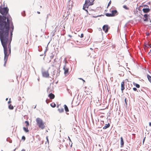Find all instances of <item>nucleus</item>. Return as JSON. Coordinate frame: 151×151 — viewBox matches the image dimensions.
Returning <instances> with one entry per match:
<instances>
[{"instance_id":"27","label":"nucleus","mask_w":151,"mask_h":151,"mask_svg":"<svg viewBox=\"0 0 151 151\" xmlns=\"http://www.w3.org/2000/svg\"><path fill=\"white\" fill-rule=\"evenodd\" d=\"M123 7L125 9H126L128 10L129 9L128 8L127 6L126 5L123 6Z\"/></svg>"},{"instance_id":"59","label":"nucleus","mask_w":151,"mask_h":151,"mask_svg":"<svg viewBox=\"0 0 151 151\" xmlns=\"http://www.w3.org/2000/svg\"><path fill=\"white\" fill-rule=\"evenodd\" d=\"M70 1V0H69V1Z\"/></svg>"},{"instance_id":"35","label":"nucleus","mask_w":151,"mask_h":151,"mask_svg":"<svg viewBox=\"0 0 151 151\" xmlns=\"http://www.w3.org/2000/svg\"><path fill=\"white\" fill-rule=\"evenodd\" d=\"M49 89H50L49 88H48L47 89V91L48 93L50 92V91H49Z\"/></svg>"},{"instance_id":"7","label":"nucleus","mask_w":151,"mask_h":151,"mask_svg":"<svg viewBox=\"0 0 151 151\" xmlns=\"http://www.w3.org/2000/svg\"><path fill=\"white\" fill-rule=\"evenodd\" d=\"M103 29L105 31V33H106L108 32L109 27L107 25H105L103 27Z\"/></svg>"},{"instance_id":"37","label":"nucleus","mask_w":151,"mask_h":151,"mask_svg":"<svg viewBox=\"0 0 151 151\" xmlns=\"http://www.w3.org/2000/svg\"><path fill=\"white\" fill-rule=\"evenodd\" d=\"M127 99L126 98H125V99H124V101H125V104H127Z\"/></svg>"},{"instance_id":"33","label":"nucleus","mask_w":151,"mask_h":151,"mask_svg":"<svg viewBox=\"0 0 151 151\" xmlns=\"http://www.w3.org/2000/svg\"><path fill=\"white\" fill-rule=\"evenodd\" d=\"M145 138H146V137H145L144 138V139H143V144H144V142H145Z\"/></svg>"},{"instance_id":"58","label":"nucleus","mask_w":151,"mask_h":151,"mask_svg":"<svg viewBox=\"0 0 151 151\" xmlns=\"http://www.w3.org/2000/svg\"><path fill=\"white\" fill-rule=\"evenodd\" d=\"M67 114H68V113H66Z\"/></svg>"},{"instance_id":"24","label":"nucleus","mask_w":151,"mask_h":151,"mask_svg":"<svg viewBox=\"0 0 151 151\" xmlns=\"http://www.w3.org/2000/svg\"><path fill=\"white\" fill-rule=\"evenodd\" d=\"M25 123L26 124V126L28 127L29 125V122L28 121H26L25 122Z\"/></svg>"},{"instance_id":"13","label":"nucleus","mask_w":151,"mask_h":151,"mask_svg":"<svg viewBox=\"0 0 151 151\" xmlns=\"http://www.w3.org/2000/svg\"><path fill=\"white\" fill-rule=\"evenodd\" d=\"M121 140V147H122V146L124 145V142L123 141V138L121 137L120 138Z\"/></svg>"},{"instance_id":"11","label":"nucleus","mask_w":151,"mask_h":151,"mask_svg":"<svg viewBox=\"0 0 151 151\" xmlns=\"http://www.w3.org/2000/svg\"><path fill=\"white\" fill-rule=\"evenodd\" d=\"M48 97L51 99H53L55 98V95L52 93H50L48 95Z\"/></svg>"},{"instance_id":"60","label":"nucleus","mask_w":151,"mask_h":151,"mask_svg":"<svg viewBox=\"0 0 151 151\" xmlns=\"http://www.w3.org/2000/svg\"><path fill=\"white\" fill-rule=\"evenodd\" d=\"M1 151H3V150H2Z\"/></svg>"},{"instance_id":"12","label":"nucleus","mask_w":151,"mask_h":151,"mask_svg":"<svg viewBox=\"0 0 151 151\" xmlns=\"http://www.w3.org/2000/svg\"><path fill=\"white\" fill-rule=\"evenodd\" d=\"M110 124L109 123H108L107 124H106L105 126L103 127V129H106L110 127Z\"/></svg>"},{"instance_id":"41","label":"nucleus","mask_w":151,"mask_h":151,"mask_svg":"<svg viewBox=\"0 0 151 151\" xmlns=\"http://www.w3.org/2000/svg\"><path fill=\"white\" fill-rule=\"evenodd\" d=\"M68 138L70 140V141H71V139H70V137H68Z\"/></svg>"},{"instance_id":"26","label":"nucleus","mask_w":151,"mask_h":151,"mask_svg":"<svg viewBox=\"0 0 151 151\" xmlns=\"http://www.w3.org/2000/svg\"><path fill=\"white\" fill-rule=\"evenodd\" d=\"M22 16L23 17H24L25 16L26 14H25V11H24L22 13Z\"/></svg>"},{"instance_id":"9","label":"nucleus","mask_w":151,"mask_h":151,"mask_svg":"<svg viewBox=\"0 0 151 151\" xmlns=\"http://www.w3.org/2000/svg\"><path fill=\"white\" fill-rule=\"evenodd\" d=\"M111 14L113 17L118 14L117 11L116 10H113L111 11Z\"/></svg>"},{"instance_id":"14","label":"nucleus","mask_w":151,"mask_h":151,"mask_svg":"<svg viewBox=\"0 0 151 151\" xmlns=\"http://www.w3.org/2000/svg\"><path fill=\"white\" fill-rule=\"evenodd\" d=\"M65 110L66 112L69 111V109L67 106L66 105H64Z\"/></svg>"},{"instance_id":"46","label":"nucleus","mask_w":151,"mask_h":151,"mask_svg":"<svg viewBox=\"0 0 151 151\" xmlns=\"http://www.w3.org/2000/svg\"><path fill=\"white\" fill-rule=\"evenodd\" d=\"M91 29H90L89 32H91Z\"/></svg>"},{"instance_id":"55","label":"nucleus","mask_w":151,"mask_h":151,"mask_svg":"<svg viewBox=\"0 0 151 151\" xmlns=\"http://www.w3.org/2000/svg\"><path fill=\"white\" fill-rule=\"evenodd\" d=\"M46 50L45 51V52H44L45 53V52H46Z\"/></svg>"},{"instance_id":"6","label":"nucleus","mask_w":151,"mask_h":151,"mask_svg":"<svg viewBox=\"0 0 151 151\" xmlns=\"http://www.w3.org/2000/svg\"><path fill=\"white\" fill-rule=\"evenodd\" d=\"M63 69L64 70V73L65 75H68L69 74L68 70L69 69L68 68H66V65L65 64L64 66Z\"/></svg>"},{"instance_id":"15","label":"nucleus","mask_w":151,"mask_h":151,"mask_svg":"<svg viewBox=\"0 0 151 151\" xmlns=\"http://www.w3.org/2000/svg\"><path fill=\"white\" fill-rule=\"evenodd\" d=\"M147 77L149 81V82L151 83V76L148 74L147 75Z\"/></svg>"},{"instance_id":"22","label":"nucleus","mask_w":151,"mask_h":151,"mask_svg":"<svg viewBox=\"0 0 151 151\" xmlns=\"http://www.w3.org/2000/svg\"><path fill=\"white\" fill-rule=\"evenodd\" d=\"M7 141L9 142V143H11L12 142V140H11L9 138H7L6 139Z\"/></svg>"},{"instance_id":"54","label":"nucleus","mask_w":151,"mask_h":151,"mask_svg":"<svg viewBox=\"0 0 151 151\" xmlns=\"http://www.w3.org/2000/svg\"><path fill=\"white\" fill-rule=\"evenodd\" d=\"M127 0H124V1H126Z\"/></svg>"},{"instance_id":"30","label":"nucleus","mask_w":151,"mask_h":151,"mask_svg":"<svg viewBox=\"0 0 151 151\" xmlns=\"http://www.w3.org/2000/svg\"><path fill=\"white\" fill-rule=\"evenodd\" d=\"M101 124L103 125L104 124V122L103 121H101Z\"/></svg>"},{"instance_id":"8","label":"nucleus","mask_w":151,"mask_h":151,"mask_svg":"<svg viewBox=\"0 0 151 151\" xmlns=\"http://www.w3.org/2000/svg\"><path fill=\"white\" fill-rule=\"evenodd\" d=\"M145 6L148 7V8H144L142 9V11L145 13H147L148 12L150 11V9L149 7L147 5H145Z\"/></svg>"},{"instance_id":"18","label":"nucleus","mask_w":151,"mask_h":151,"mask_svg":"<svg viewBox=\"0 0 151 151\" xmlns=\"http://www.w3.org/2000/svg\"><path fill=\"white\" fill-rule=\"evenodd\" d=\"M133 84L137 88H139L140 87V85L139 84L133 83Z\"/></svg>"},{"instance_id":"2","label":"nucleus","mask_w":151,"mask_h":151,"mask_svg":"<svg viewBox=\"0 0 151 151\" xmlns=\"http://www.w3.org/2000/svg\"><path fill=\"white\" fill-rule=\"evenodd\" d=\"M37 125L41 129H43L45 127V123L42 119L39 118H37L36 120Z\"/></svg>"},{"instance_id":"21","label":"nucleus","mask_w":151,"mask_h":151,"mask_svg":"<svg viewBox=\"0 0 151 151\" xmlns=\"http://www.w3.org/2000/svg\"><path fill=\"white\" fill-rule=\"evenodd\" d=\"M51 106L52 107H55L56 106V104L54 103H52L50 104Z\"/></svg>"},{"instance_id":"39","label":"nucleus","mask_w":151,"mask_h":151,"mask_svg":"<svg viewBox=\"0 0 151 151\" xmlns=\"http://www.w3.org/2000/svg\"><path fill=\"white\" fill-rule=\"evenodd\" d=\"M149 126L150 127L151 126V122H149Z\"/></svg>"},{"instance_id":"40","label":"nucleus","mask_w":151,"mask_h":151,"mask_svg":"<svg viewBox=\"0 0 151 151\" xmlns=\"http://www.w3.org/2000/svg\"><path fill=\"white\" fill-rule=\"evenodd\" d=\"M68 93H70V94L71 95V94H72V93H70V91H69V90H68Z\"/></svg>"},{"instance_id":"3","label":"nucleus","mask_w":151,"mask_h":151,"mask_svg":"<svg viewBox=\"0 0 151 151\" xmlns=\"http://www.w3.org/2000/svg\"><path fill=\"white\" fill-rule=\"evenodd\" d=\"M93 4V2H91L90 0H86L85 3L83 7V9L85 10L88 12L87 9H86V8H88L90 6L92 5Z\"/></svg>"},{"instance_id":"20","label":"nucleus","mask_w":151,"mask_h":151,"mask_svg":"<svg viewBox=\"0 0 151 151\" xmlns=\"http://www.w3.org/2000/svg\"><path fill=\"white\" fill-rule=\"evenodd\" d=\"M9 108L10 109L12 110L14 109V107L13 106H12L11 104H10L9 106Z\"/></svg>"},{"instance_id":"53","label":"nucleus","mask_w":151,"mask_h":151,"mask_svg":"<svg viewBox=\"0 0 151 151\" xmlns=\"http://www.w3.org/2000/svg\"><path fill=\"white\" fill-rule=\"evenodd\" d=\"M147 36H148L149 35V33H148V34H147Z\"/></svg>"},{"instance_id":"49","label":"nucleus","mask_w":151,"mask_h":151,"mask_svg":"<svg viewBox=\"0 0 151 151\" xmlns=\"http://www.w3.org/2000/svg\"><path fill=\"white\" fill-rule=\"evenodd\" d=\"M54 62H56V59H55L54 60Z\"/></svg>"},{"instance_id":"50","label":"nucleus","mask_w":151,"mask_h":151,"mask_svg":"<svg viewBox=\"0 0 151 151\" xmlns=\"http://www.w3.org/2000/svg\"><path fill=\"white\" fill-rule=\"evenodd\" d=\"M79 79H80V80H83V79L82 78H79Z\"/></svg>"},{"instance_id":"29","label":"nucleus","mask_w":151,"mask_h":151,"mask_svg":"<svg viewBox=\"0 0 151 151\" xmlns=\"http://www.w3.org/2000/svg\"><path fill=\"white\" fill-rule=\"evenodd\" d=\"M22 140H23L24 141L25 139V137L24 136H23L22 137Z\"/></svg>"},{"instance_id":"25","label":"nucleus","mask_w":151,"mask_h":151,"mask_svg":"<svg viewBox=\"0 0 151 151\" xmlns=\"http://www.w3.org/2000/svg\"><path fill=\"white\" fill-rule=\"evenodd\" d=\"M149 14H144V17L145 18H147V17H148V16H149Z\"/></svg>"},{"instance_id":"1","label":"nucleus","mask_w":151,"mask_h":151,"mask_svg":"<svg viewBox=\"0 0 151 151\" xmlns=\"http://www.w3.org/2000/svg\"><path fill=\"white\" fill-rule=\"evenodd\" d=\"M8 12L9 9L7 7H0V13L3 15H0V39L4 50V66L9 56L7 52V44L9 41V30L10 28L14 29L12 19Z\"/></svg>"},{"instance_id":"16","label":"nucleus","mask_w":151,"mask_h":151,"mask_svg":"<svg viewBox=\"0 0 151 151\" xmlns=\"http://www.w3.org/2000/svg\"><path fill=\"white\" fill-rule=\"evenodd\" d=\"M23 129L24 130L25 132H29V130H28V127H23Z\"/></svg>"},{"instance_id":"57","label":"nucleus","mask_w":151,"mask_h":151,"mask_svg":"<svg viewBox=\"0 0 151 151\" xmlns=\"http://www.w3.org/2000/svg\"><path fill=\"white\" fill-rule=\"evenodd\" d=\"M40 7L41 8V7H42V6H40Z\"/></svg>"},{"instance_id":"42","label":"nucleus","mask_w":151,"mask_h":151,"mask_svg":"<svg viewBox=\"0 0 151 151\" xmlns=\"http://www.w3.org/2000/svg\"><path fill=\"white\" fill-rule=\"evenodd\" d=\"M145 5H144V7H145V8H148V7H147V6H145Z\"/></svg>"},{"instance_id":"38","label":"nucleus","mask_w":151,"mask_h":151,"mask_svg":"<svg viewBox=\"0 0 151 151\" xmlns=\"http://www.w3.org/2000/svg\"><path fill=\"white\" fill-rule=\"evenodd\" d=\"M10 98L9 99V101L8 102V103L9 104V103H10L11 102V101H10Z\"/></svg>"},{"instance_id":"47","label":"nucleus","mask_w":151,"mask_h":151,"mask_svg":"<svg viewBox=\"0 0 151 151\" xmlns=\"http://www.w3.org/2000/svg\"><path fill=\"white\" fill-rule=\"evenodd\" d=\"M8 98H6V101H7L8 100Z\"/></svg>"},{"instance_id":"4","label":"nucleus","mask_w":151,"mask_h":151,"mask_svg":"<svg viewBox=\"0 0 151 151\" xmlns=\"http://www.w3.org/2000/svg\"><path fill=\"white\" fill-rule=\"evenodd\" d=\"M14 29H11L10 30V40L9 41V45L8 46V48L9 51V54L11 53V41L12 40V35H13L12 33L13 32Z\"/></svg>"},{"instance_id":"52","label":"nucleus","mask_w":151,"mask_h":151,"mask_svg":"<svg viewBox=\"0 0 151 151\" xmlns=\"http://www.w3.org/2000/svg\"><path fill=\"white\" fill-rule=\"evenodd\" d=\"M36 105L35 106H34V109H35L36 108Z\"/></svg>"},{"instance_id":"51","label":"nucleus","mask_w":151,"mask_h":151,"mask_svg":"<svg viewBox=\"0 0 151 151\" xmlns=\"http://www.w3.org/2000/svg\"><path fill=\"white\" fill-rule=\"evenodd\" d=\"M84 82H85V81L83 79V80H82Z\"/></svg>"},{"instance_id":"43","label":"nucleus","mask_w":151,"mask_h":151,"mask_svg":"<svg viewBox=\"0 0 151 151\" xmlns=\"http://www.w3.org/2000/svg\"><path fill=\"white\" fill-rule=\"evenodd\" d=\"M46 139H47V141L48 142V139L47 138V137H46Z\"/></svg>"},{"instance_id":"31","label":"nucleus","mask_w":151,"mask_h":151,"mask_svg":"<svg viewBox=\"0 0 151 151\" xmlns=\"http://www.w3.org/2000/svg\"><path fill=\"white\" fill-rule=\"evenodd\" d=\"M111 1H109V3L108 4V6H109L110 5V4H111Z\"/></svg>"},{"instance_id":"34","label":"nucleus","mask_w":151,"mask_h":151,"mask_svg":"<svg viewBox=\"0 0 151 151\" xmlns=\"http://www.w3.org/2000/svg\"><path fill=\"white\" fill-rule=\"evenodd\" d=\"M83 37V34H81L80 37L81 38H82V37Z\"/></svg>"},{"instance_id":"36","label":"nucleus","mask_w":151,"mask_h":151,"mask_svg":"<svg viewBox=\"0 0 151 151\" xmlns=\"http://www.w3.org/2000/svg\"><path fill=\"white\" fill-rule=\"evenodd\" d=\"M148 20V19H147V18H145V19L144 20V21H147Z\"/></svg>"},{"instance_id":"44","label":"nucleus","mask_w":151,"mask_h":151,"mask_svg":"<svg viewBox=\"0 0 151 151\" xmlns=\"http://www.w3.org/2000/svg\"><path fill=\"white\" fill-rule=\"evenodd\" d=\"M37 13L38 14H40V12H37Z\"/></svg>"},{"instance_id":"17","label":"nucleus","mask_w":151,"mask_h":151,"mask_svg":"<svg viewBox=\"0 0 151 151\" xmlns=\"http://www.w3.org/2000/svg\"><path fill=\"white\" fill-rule=\"evenodd\" d=\"M144 46L145 47L148 48L149 47H151V45H150L148 44H146L144 45Z\"/></svg>"},{"instance_id":"5","label":"nucleus","mask_w":151,"mask_h":151,"mask_svg":"<svg viewBox=\"0 0 151 151\" xmlns=\"http://www.w3.org/2000/svg\"><path fill=\"white\" fill-rule=\"evenodd\" d=\"M42 76L44 77L48 78L49 77V74L48 71H42Z\"/></svg>"},{"instance_id":"10","label":"nucleus","mask_w":151,"mask_h":151,"mask_svg":"<svg viewBox=\"0 0 151 151\" xmlns=\"http://www.w3.org/2000/svg\"><path fill=\"white\" fill-rule=\"evenodd\" d=\"M124 86H125V82L124 81H123L121 83V90L122 92L125 89Z\"/></svg>"},{"instance_id":"23","label":"nucleus","mask_w":151,"mask_h":151,"mask_svg":"<svg viewBox=\"0 0 151 151\" xmlns=\"http://www.w3.org/2000/svg\"><path fill=\"white\" fill-rule=\"evenodd\" d=\"M58 110L59 111V112L60 113L62 112H63V111H64V109L63 108H61V109H58Z\"/></svg>"},{"instance_id":"19","label":"nucleus","mask_w":151,"mask_h":151,"mask_svg":"<svg viewBox=\"0 0 151 151\" xmlns=\"http://www.w3.org/2000/svg\"><path fill=\"white\" fill-rule=\"evenodd\" d=\"M106 15L107 17H113L111 13H107L105 14Z\"/></svg>"},{"instance_id":"56","label":"nucleus","mask_w":151,"mask_h":151,"mask_svg":"<svg viewBox=\"0 0 151 151\" xmlns=\"http://www.w3.org/2000/svg\"><path fill=\"white\" fill-rule=\"evenodd\" d=\"M15 150H16V149H14V151H15Z\"/></svg>"},{"instance_id":"48","label":"nucleus","mask_w":151,"mask_h":151,"mask_svg":"<svg viewBox=\"0 0 151 151\" xmlns=\"http://www.w3.org/2000/svg\"><path fill=\"white\" fill-rule=\"evenodd\" d=\"M64 61H65V63H67V61L65 60V59Z\"/></svg>"},{"instance_id":"45","label":"nucleus","mask_w":151,"mask_h":151,"mask_svg":"<svg viewBox=\"0 0 151 151\" xmlns=\"http://www.w3.org/2000/svg\"><path fill=\"white\" fill-rule=\"evenodd\" d=\"M68 36L70 37H72V36L71 35H68Z\"/></svg>"},{"instance_id":"32","label":"nucleus","mask_w":151,"mask_h":151,"mask_svg":"<svg viewBox=\"0 0 151 151\" xmlns=\"http://www.w3.org/2000/svg\"><path fill=\"white\" fill-rule=\"evenodd\" d=\"M133 90L135 91H137V88H135V87L133 88Z\"/></svg>"},{"instance_id":"28","label":"nucleus","mask_w":151,"mask_h":151,"mask_svg":"<svg viewBox=\"0 0 151 151\" xmlns=\"http://www.w3.org/2000/svg\"><path fill=\"white\" fill-rule=\"evenodd\" d=\"M51 55L50 56V59H51L53 58L54 56V55L52 53Z\"/></svg>"}]
</instances>
